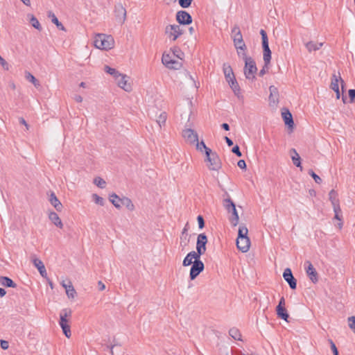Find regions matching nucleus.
<instances>
[{
    "label": "nucleus",
    "mask_w": 355,
    "mask_h": 355,
    "mask_svg": "<svg viewBox=\"0 0 355 355\" xmlns=\"http://www.w3.org/2000/svg\"><path fill=\"white\" fill-rule=\"evenodd\" d=\"M245 62V67L243 69L244 75L246 79L254 80V74L257 71V67L256 66L255 61L252 58L248 57L245 52L242 53L241 56Z\"/></svg>",
    "instance_id": "nucleus-1"
},
{
    "label": "nucleus",
    "mask_w": 355,
    "mask_h": 355,
    "mask_svg": "<svg viewBox=\"0 0 355 355\" xmlns=\"http://www.w3.org/2000/svg\"><path fill=\"white\" fill-rule=\"evenodd\" d=\"M72 316V311L69 308L63 309L60 313L59 324L64 336L69 338L71 336L69 320Z\"/></svg>",
    "instance_id": "nucleus-2"
},
{
    "label": "nucleus",
    "mask_w": 355,
    "mask_h": 355,
    "mask_svg": "<svg viewBox=\"0 0 355 355\" xmlns=\"http://www.w3.org/2000/svg\"><path fill=\"white\" fill-rule=\"evenodd\" d=\"M232 37L235 49H236L237 54L239 57L242 55V53L239 50H243V52L247 51V46L243 41V35L241 34L240 28L238 25H235L232 29Z\"/></svg>",
    "instance_id": "nucleus-3"
},
{
    "label": "nucleus",
    "mask_w": 355,
    "mask_h": 355,
    "mask_svg": "<svg viewBox=\"0 0 355 355\" xmlns=\"http://www.w3.org/2000/svg\"><path fill=\"white\" fill-rule=\"evenodd\" d=\"M114 39L111 35L98 34L94 41V46L99 49H111L114 46Z\"/></svg>",
    "instance_id": "nucleus-4"
},
{
    "label": "nucleus",
    "mask_w": 355,
    "mask_h": 355,
    "mask_svg": "<svg viewBox=\"0 0 355 355\" xmlns=\"http://www.w3.org/2000/svg\"><path fill=\"white\" fill-rule=\"evenodd\" d=\"M206 158L205 162H209L207 165L208 168L210 171H218L222 166V162L218 154L216 152H213L211 150L207 151Z\"/></svg>",
    "instance_id": "nucleus-5"
},
{
    "label": "nucleus",
    "mask_w": 355,
    "mask_h": 355,
    "mask_svg": "<svg viewBox=\"0 0 355 355\" xmlns=\"http://www.w3.org/2000/svg\"><path fill=\"white\" fill-rule=\"evenodd\" d=\"M260 35H261L262 40V48H263V59L266 67L270 64L271 60V51L268 44V38L266 32L261 29L260 31Z\"/></svg>",
    "instance_id": "nucleus-6"
},
{
    "label": "nucleus",
    "mask_w": 355,
    "mask_h": 355,
    "mask_svg": "<svg viewBox=\"0 0 355 355\" xmlns=\"http://www.w3.org/2000/svg\"><path fill=\"white\" fill-rule=\"evenodd\" d=\"M165 34L173 41H175L180 35L183 34V31L180 25H168L165 28Z\"/></svg>",
    "instance_id": "nucleus-7"
},
{
    "label": "nucleus",
    "mask_w": 355,
    "mask_h": 355,
    "mask_svg": "<svg viewBox=\"0 0 355 355\" xmlns=\"http://www.w3.org/2000/svg\"><path fill=\"white\" fill-rule=\"evenodd\" d=\"M205 269V264L200 259L193 261L189 272V278L194 280Z\"/></svg>",
    "instance_id": "nucleus-8"
},
{
    "label": "nucleus",
    "mask_w": 355,
    "mask_h": 355,
    "mask_svg": "<svg viewBox=\"0 0 355 355\" xmlns=\"http://www.w3.org/2000/svg\"><path fill=\"white\" fill-rule=\"evenodd\" d=\"M162 63L168 69H179L182 67V63L178 60L172 58L171 55L166 53H163L162 58Z\"/></svg>",
    "instance_id": "nucleus-9"
},
{
    "label": "nucleus",
    "mask_w": 355,
    "mask_h": 355,
    "mask_svg": "<svg viewBox=\"0 0 355 355\" xmlns=\"http://www.w3.org/2000/svg\"><path fill=\"white\" fill-rule=\"evenodd\" d=\"M207 243V237L205 235V234L202 233L198 234L197 237V242H196V252L198 253L199 255H202L205 254L207 248H206V244Z\"/></svg>",
    "instance_id": "nucleus-10"
},
{
    "label": "nucleus",
    "mask_w": 355,
    "mask_h": 355,
    "mask_svg": "<svg viewBox=\"0 0 355 355\" xmlns=\"http://www.w3.org/2000/svg\"><path fill=\"white\" fill-rule=\"evenodd\" d=\"M304 268L306 275L309 277L310 280L313 284L317 283L318 282V274L310 261H305Z\"/></svg>",
    "instance_id": "nucleus-11"
},
{
    "label": "nucleus",
    "mask_w": 355,
    "mask_h": 355,
    "mask_svg": "<svg viewBox=\"0 0 355 355\" xmlns=\"http://www.w3.org/2000/svg\"><path fill=\"white\" fill-rule=\"evenodd\" d=\"M176 20L182 25H189L192 23L191 15L185 10H180L176 13Z\"/></svg>",
    "instance_id": "nucleus-12"
},
{
    "label": "nucleus",
    "mask_w": 355,
    "mask_h": 355,
    "mask_svg": "<svg viewBox=\"0 0 355 355\" xmlns=\"http://www.w3.org/2000/svg\"><path fill=\"white\" fill-rule=\"evenodd\" d=\"M283 277L284 280L288 284L290 288L293 290L297 288V279L294 277L291 268H287L283 272Z\"/></svg>",
    "instance_id": "nucleus-13"
},
{
    "label": "nucleus",
    "mask_w": 355,
    "mask_h": 355,
    "mask_svg": "<svg viewBox=\"0 0 355 355\" xmlns=\"http://www.w3.org/2000/svg\"><path fill=\"white\" fill-rule=\"evenodd\" d=\"M182 137L186 141L190 144H194L196 141H198V133L191 128H187L182 131Z\"/></svg>",
    "instance_id": "nucleus-14"
},
{
    "label": "nucleus",
    "mask_w": 355,
    "mask_h": 355,
    "mask_svg": "<svg viewBox=\"0 0 355 355\" xmlns=\"http://www.w3.org/2000/svg\"><path fill=\"white\" fill-rule=\"evenodd\" d=\"M188 229L189 225L187 223L183 228L180 238V246L181 247L182 250H184L190 241V236L188 234Z\"/></svg>",
    "instance_id": "nucleus-15"
},
{
    "label": "nucleus",
    "mask_w": 355,
    "mask_h": 355,
    "mask_svg": "<svg viewBox=\"0 0 355 355\" xmlns=\"http://www.w3.org/2000/svg\"><path fill=\"white\" fill-rule=\"evenodd\" d=\"M31 260L34 266L37 268L41 276L44 278H47V272L43 262L35 256H33Z\"/></svg>",
    "instance_id": "nucleus-16"
},
{
    "label": "nucleus",
    "mask_w": 355,
    "mask_h": 355,
    "mask_svg": "<svg viewBox=\"0 0 355 355\" xmlns=\"http://www.w3.org/2000/svg\"><path fill=\"white\" fill-rule=\"evenodd\" d=\"M115 17L120 23H123L126 19V10L121 4L115 6Z\"/></svg>",
    "instance_id": "nucleus-17"
},
{
    "label": "nucleus",
    "mask_w": 355,
    "mask_h": 355,
    "mask_svg": "<svg viewBox=\"0 0 355 355\" xmlns=\"http://www.w3.org/2000/svg\"><path fill=\"white\" fill-rule=\"evenodd\" d=\"M236 246L242 252H246L249 250L250 246V241L249 237L237 239Z\"/></svg>",
    "instance_id": "nucleus-18"
},
{
    "label": "nucleus",
    "mask_w": 355,
    "mask_h": 355,
    "mask_svg": "<svg viewBox=\"0 0 355 355\" xmlns=\"http://www.w3.org/2000/svg\"><path fill=\"white\" fill-rule=\"evenodd\" d=\"M128 76L121 73L118 80H116L118 86L126 92H130L132 89L130 84L128 83Z\"/></svg>",
    "instance_id": "nucleus-19"
},
{
    "label": "nucleus",
    "mask_w": 355,
    "mask_h": 355,
    "mask_svg": "<svg viewBox=\"0 0 355 355\" xmlns=\"http://www.w3.org/2000/svg\"><path fill=\"white\" fill-rule=\"evenodd\" d=\"M339 82H340L341 89L343 92L345 83L340 76H337L336 74L332 75L330 88L332 90H334V92L338 90L339 89L338 83Z\"/></svg>",
    "instance_id": "nucleus-20"
},
{
    "label": "nucleus",
    "mask_w": 355,
    "mask_h": 355,
    "mask_svg": "<svg viewBox=\"0 0 355 355\" xmlns=\"http://www.w3.org/2000/svg\"><path fill=\"white\" fill-rule=\"evenodd\" d=\"M200 259V255L198 254L196 251H191L187 254V255L184 257L182 265L183 266H189L190 265H193V261H196L197 259Z\"/></svg>",
    "instance_id": "nucleus-21"
},
{
    "label": "nucleus",
    "mask_w": 355,
    "mask_h": 355,
    "mask_svg": "<svg viewBox=\"0 0 355 355\" xmlns=\"http://www.w3.org/2000/svg\"><path fill=\"white\" fill-rule=\"evenodd\" d=\"M282 115L285 125L292 130L294 126V121L291 113L288 110H286L285 112H282Z\"/></svg>",
    "instance_id": "nucleus-22"
},
{
    "label": "nucleus",
    "mask_w": 355,
    "mask_h": 355,
    "mask_svg": "<svg viewBox=\"0 0 355 355\" xmlns=\"http://www.w3.org/2000/svg\"><path fill=\"white\" fill-rule=\"evenodd\" d=\"M51 205L54 207V208L58 211H61L62 210L63 206L60 202L59 199L57 198L54 192H51L49 199Z\"/></svg>",
    "instance_id": "nucleus-23"
},
{
    "label": "nucleus",
    "mask_w": 355,
    "mask_h": 355,
    "mask_svg": "<svg viewBox=\"0 0 355 355\" xmlns=\"http://www.w3.org/2000/svg\"><path fill=\"white\" fill-rule=\"evenodd\" d=\"M270 96H269V101L270 103H278L279 100V92L276 87L274 85H271L269 87Z\"/></svg>",
    "instance_id": "nucleus-24"
},
{
    "label": "nucleus",
    "mask_w": 355,
    "mask_h": 355,
    "mask_svg": "<svg viewBox=\"0 0 355 355\" xmlns=\"http://www.w3.org/2000/svg\"><path fill=\"white\" fill-rule=\"evenodd\" d=\"M49 218L56 227L60 229L63 227V223L58 214L55 212L50 211L49 214Z\"/></svg>",
    "instance_id": "nucleus-25"
},
{
    "label": "nucleus",
    "mask_w": 355,
    "mask_h": 355,
    "mask_svg": "<svg viewBox=\"0 0 355 355\" xmlns=\"http://www.w3.org/2000/svg\"><path fill=\"white\" fill-rule=\"evenodd\" d=\"M291 159L293 163L297 167H299L302 171V166L301 165V158L295 148H291L290 150Z\"/></svg>",
    "instance_id": "nucleus-26"
},
{
    "label": "nucleus",
    "mask_w": 355,
    "mask_h": 355,
    "mask_svg": "<svg viewBox=\"0 0 355 355\" xmlns=\"http://www.w3.org/2000/svg\"><path fill=\"white\" fill-rule=\"evenodd\" d=\"M225 195L227 196V198L223 200V205L225 207V209L227 211V212L230 213L232 209L236 207V205L230 198L227 193H226Z\"/></svg>",
    "instance_id": "nucleus-27"
},
{
    "label": "nucleus",
    "mask_w": 355,
    "mask_h": 355,
    "mask_svg": "<svg viewBox=\"0 0 355 355\" xmlns=\"http://www.w3.org/2000/svg\"><path fill=\"white\" fill-rule=\"evenodd\" d=\"M0 284L5 286L9 288H16L17 284L8 277L1 276L0 277Z\"/></svg>",
    "instance_id": "nucleus-28"
},
{
    "label": "nucleus",
    "mask_w": 355,
    "mask_h": 355,
    "mask_svg": "<svg viewBox=\"0 0 355 355\" xmlns=\"http://www.w3.org/2000/svg\"><path fill=\"white\" fill-rule=\"evenodd\" d=\"M231 82L229 83V85L232 89L234 94L237 96H239V94L241 93V88L239 85V83L236 79L235 77H232V79L230 80Z\"/></svg>",
    "instance_id": "nucleus-29"
},
{
    "label": "nucleus",
    "mask_w": 355,
    "mask_h": 355,
    "mask_svg": "<svg viewBox=\"0 0 355 355\" xmlns=\"http://www.w3.org/2000/svg\"><path fill=\"white\" fill-rule=\"evenodd\" d=\"M276 313L279 318L288 321L289 314L285 307H276Z\"/></svg>",
    "instance_id": "nucleus-30"
},
{
    "label": "nucleus",
    "mask_w": 355,
    "mask_h": 355,
    "mask_svg": "<svg viewBox=\"0 0 355 355\" xmlns=\"http://www.w3.org/2000/svg\"><path fill=\"white\" fill-rule=\"evenodd\" d=\"M48 17L51 19V21L57 26L58 29L65 31V28L63 24L59 21L58 19L52 11L48 12Z\"/></svg>",
    "instance_id": "nucleus-31"
},
{
    "label": "nucleus",
    "mask_w": 355,
    "mask_h": 355,
    "mask_svg": "<svg viewBox=\"0 0 355 355\" xmlns=\"http://www.w3.org/2000/svg\"><path fill=\"white\" fill-rule=\"evenodd\" d=\"M338 193L334 189H331L329 193V199L331 202L332 206L340 205V201L338 198Z\"/></svg>",
    "instance_id": "nucleus-32"
},
{
    "label": "nucleus",
    "mask_w": 355,
    "mask_h": 355,
    "mask_svg": "<svg viewBox=\"0 0 355 355\" xmlns=\"http://www.w3.org/2000/svg\"><path fill=\"white\" fill-rule=\"evenodd\" d=\"M230 213L232 214V216L230 217L229 220H230L232 225L235 227L238 225L239 220V216L237 210L236 209V207L232 209Z\"/></svg>",
    "instance_id": "nucleus-33"
},
{
    "label": "nucleus",
    "mask_w": 355,
    "mask_h": 355,
    "mask_svg": "<svg viewBox=\"0 0 355 355\" xmlns=\"http://www.w3.org/2000/svg\"><path fill=\"white\" fill-rule=\"evenodd\" d=\"M119 200H121V204L125 206L128 210L132 211L135 209V206L129 198L123 197L121 198H119Z\"/></svg>",
    "instance_id": "nucleus-34"
},
{
    "label": "nucleus",
    "mask_w": 355,
    "mask_h": 355,
    "mask_svg": "<svg viewBox=\"0 0 355 355\" xmlns=\"http://www.w3.org/2000/svg\"><path fill=\"white\" fill-rule=\"evenodd\" d=\"M26 79L32 83L36 88L40 87V81L35 78V77L28 71L25 72Z\"/></svg>",
    "instance_id": "nucleus-35"
},
{
    "label": "nucleus",
    "mask_w": 355,
    "mask_h": 355,
    "mask_svg": "<svg viewBox=\"0 0 355 355\" xmlns=\"http://www.w3.org/2000/svg\"><path fill=\"white\" fill-rule=\"evenodd\" d=\"M119 198H120L114 193L110 194L109 197L110 201L117 209H119L121 207V200H119Z\"/></svg>",
    "instance_id": "nucleus-36"
},
{
    "label": "nucleus",
    "mask_w": 355,
    "mask_h": 355,
    "mask_svg": "<svg viewBox=\"0 0 355 355\" xmlns=\"http://www.w3.org/2000/svg\"><path fill=\"white\" fill-rule=\"evenodd\" d=\"M104 71L106 73L112 75L114 78L115 80H118V78L121 75V73H119L116 69L112 68L107 65L104 67Z\"/></svg>",
    "instance_id": "nucleus-37"
},
{
    "label": "nucleus",
    "mask_w": 355,
    "mask_h": 355,
    "mask_svg": "<svg viewBox=\"0 0 355 355\" xmlns=\"http://www.w3.org/2000/svg\"><path fill=\"white\" fill-rule=\"evenodd\" d=\"M166 119H167V114H166V112H162L159 115V116L156 119V123L159 125V128H162V126L165 125Z\"/></svg>",
    "instance_id": "nucleus-38"
},
{
    "label": "nucleus",
    "mask_w": 355,
    "mask_h": 355,
    "mask_svg": "<svg viewBox=\"0 0 355 355\" xmlns=\"http://www.w3.org/2000/svg\"><path fill=\"white\" fill-rule=\"evenodd\" d=\"M229 334L234 340H241V334L237 328H231L229 331Z\"/></svg>",
    "instance_id": "nucleus-39"
},
{
    "label": "nucleus",
    "mask_w": 355,
    "mask_h": 355,
    "mask_svg": "<svg viewBox=\"0 0 355 355\" xmlns=\"http://www.w3.org/2000/svg\"><path fill=\"white\" fill-rule=\"evenodd\" d=\"M248 230L245 225H240L238 231L237 239H242L248 236Z\"/></svg>",
    "instance_id": "nucleus-40"
},
{
    "label": "nucleus",
    "mask_w": 355,
    "mask_h": 355,
    "mask_svg": "<svg viewBox=\"0 0 355 355\" xmlns=\"http://www.w3.org/2000/svg\"><path fill=\"white\" fill-rule=\"evenodd\" d=\"M29 16L31 17H30V23H31V26H33L37 30L41 31L42 26H41L39 21L37 20V19L33 15H31Z\"/></svg>",
    "instance_id": "nucleus-41"
},
{
    "label": "nucleus",
    "mask_w": 355,
    "mask_h": 355,
    "mask_svg": "<svg viewBox=\"0 0 355 355\" xmlns=\"http://www.w3.org/2000/svg\"><path fill=\"white\" fill-rule=\"evenodd\" d=\"M334 211L335 213L334 218L341 221L343 220V215H342V211L340 207V205L336 206H333Z\"/></svg>",
    "instance_id": "nucleus-42"
},
{
    "label": "nucleus",
    "mask_w": 355,
    "mask_h": 355,
    "mask_svg": "<svg viewBox=\"0 0 355 355\" xmlns=\"http://www.w3.org/2000/svg\"><path fill=\"white\" fill-rule=\"evenodd\" d=\"M66 293L69 298H74L76 292L70 281H69L68 288L66 289Z\"/></svg>",
    "instance_id": "nucleus-43"
},
{
    "label": "nucleus",
    "mask_w": 355,
    "mask_h": 355,
    "mask_svg": "<svg viewBox=\"0 0 355 355\" xmlns=\"http://www.w3.org/2000/svg\"><path fill=\"white\" fill-rule=\"evenodd\" d=\"M195 144L196 145V149L200 152H202L204 150L205 155H207V151L211 150L209 148L207 147L206 144L203 141H201L200 142L198 141H196Z\"/></svg>",
    "instance_id": "nucleus-44"
},
{
    "label": "nucleus",
    "mask_w": 355,
    "mask_h": 355,
    "mask_svg": "<svg viewBox=\"0 0 355 355\" xmlns=\"http://www.w3.org/2000/svg\"><path fill=\"white\" fill-rule=\"evenodd\" d=\"M94 183L99 188L103 189L106 185V182L100 177H96L94 180Z\"/></svg>",
    "instance_id": "nucleus-45"
},
{
    "label": "nucleus",
    "mask_w": 355,
    "mask_h": 355,
    "mask_svg": "<svg viewBox=\"0 0 355 355\" xmlns=\"http://www.w3.org/2000/svg\"><path fill=\"white\" fill-rule=\"evenodd\" d=\"M92 199L96 204L99 205L101 206L104 205V202H105L104 199L102 197H100L99 196H98L97 194L94 193L92 195Z\"/></svg>",
    "instance_id": "nucleus-46"
},
{
    "label": "nucleus",
    "mask_w": 355,
    "mask_h": 355,
    "mask_svg": "<svg viewBox=\"0 0 355 355\" xmlns=\"http://www.w3.org/2000/svg\"><path fill=\"white\" fill-rule=\"evenodd\" d=\"M306 48L307 49V50L309 51V52H311L313 51H318V46L316 45V43L311 41V42H307L306 44Z\"/></svg>",
    "instance_id": "nucleus-47"
},
{
    "label": "nucleus",
    "mask_w": 355,
    "mask_h": 355,
    "mask_svg": "<svg viewBox=\"0 0 355 355\" xmlns=\"http://www.w3.org/2000/svg\"><path fill=\"white\" fill-rule=\"evenodd\" d=\"M193 0H178L179 5L182 8H187L191 6Z\"/></svg>",
    "instance_id": "nucleus-48"
},
{
    "label": "nucleus",
    "mask_w": 355,
    "mask_h": 355,
    "mask_svg": "<svg viewBox=\"0 0 355 355\" xmlns=\"http://www.w3.org/2000/svg\"><path fill=\"white\" fill-rule=\"evenodd\" d=\"M223 73L224 75H233L234 72L231 66L228 64L225 63L223 64Z\"/></svg>",
    "instance_id": "nucleus-49"
},
{
    "label": "nucleus",
    "mask_w": 355,
    "mask_h": 355,
    "mask_svg": "<svg viewBox=\"0 0 355 355\" xmlns=\"http://www.w3.org/2000/svg\"><path fill=\"white\" fill-rule=\"evenodd\" d=\"M309 175H311L313 180H315V182L318 184H320L322 183V179L317 175L314 173V171L313 170H309V172H308Z\"/></svg>",
    "instance_id": "nucleus-50"
},
{
    "label": "nucleus",
    "mask_w": 355,
    "mask_h": 355,
    "mask_svg": "<svg viewBox=\"0 0 355 355\" xmlns=\"http://www.w3.org/2000/svg\"><path fill=\"white\" fill-rule=\"evenodd\" d=\"M328 341L330 344V347H331V349L332 350L334 355H339L338 350L335 343H334V341L331 339H329Z\"/></svg>",
    "instance_id": "nucleus-51"
},
{
    "label": "nucleus",
    "mask_w": 355,
    "mask_h": 355,
    "mask_svg": "<svg viewBox=\"0 0 355 355\" xmlns=\"http://www.w3.org/2000/svg\"><path fill=\"white\" fill-rule=\"evenodd\" d=\"M349 320V327L352 329L355 333V316H351L348 318Z\"/></svg>",
    "instance_id": "nucleus-52"
},
{
    "label": "nucleus",
    "mask_w": 355,
    "mask_h": 355,
    "mask_svg": "<svg viewBox=\"0 0 355 355\" xmlns=\"http://www.w3.org/2000/svg\"><path fill=\"white\" fill-rule=\"evenodd\" d=\"M350 103H355V89H351L348 91Z\"/></svg>",
    "instance_id": "nucleus-53"
},
{
    "label": "nucleus",
    "mask_w": 355,
    "mask_h": 355,
    "mask_svg": "<svg viewBox=\"0 0 355 355\" xmlns=\"http://www.w3.org/2000/svg\"><path fill=\"white\" fill-rule=\"evenodd\" d=\"M198 227L200 229H202L205 227V220L202 216L198 215L197 217Z\"/></svg>",
    "instance_id": "nucleus-54"
},
{
    "label": "nucleus",
    "mask_w": 355,
    "mask_h": 355,
    "mask_svg": "<svg viewBox=\"0 0 355 355\" xmlns=\"http://www.w3.org/2000/svg\"><path fill=\"white\" fill-rule=\"evenodd\" d=\"M232 152L239 157L242 156V153H241V152L240 150V148L238 145H236L232 148Z\"/></svg>",
    "instance_id": "nucleus-55"
},
{
    "label": "nucleus",
    "mask_w": 355,
    "mask_h": 355,
    "mask_svg": "<svg viewBox=\"0 0 355 355\" xmlns=\"http://www.w3.org/2000/svg\"><path fill=\"white\" fill-rule=\"evenodd\" d=\"M237 165L241 169H246V167H247L246 163H245V160H243V159H240L238 162Z\"/></svg>",
    "instance_id": "nucleus-56"
},
{
    "label": "nucleus",
    "mask_w": 355,
    "mask_h": 355,
    "mask_svg": "<svg viewBox=\"0 0 355 355\" xmlns=\"http://www.w3.org/2000/svg\"><path fill=\"white\" fill-rule=\"evenodd\" d=\"M0 344H1V347L3 349H7L9 347V343L6 340H0Z\"/></svg>",
    "instance_id": "nucleus-57"
},
{
    "label": "nucleus",
    "mask_w": 355,
    "mask_h": 355,
    "mask_svg": "<svg viewBox=\"0 0 355 355\" xmlns=\"http://www.w3.org/2000/svg\"><path fill=\"white\" fill-rule=\"evenodd\" d=\"M268 65L267 67H266V65L264 64L263 68L259 71V76L261 77L263 76L266 74V71H268Z\"/></svg>",
    "instance_id": "nucleus-58"
},
{
    "label": "nucleus",
    "mask_w": 355,
    "mask_h": 355,
    "mask_svg": "<svg viewBox=\"0 0 355 355\" xmlns=\"http://www.w3.org/2000/svg\"><path fill=\"white\" fill-rule=\"evenodd\" d=\"M173 55L175 56H176L177 58H180L182 59L181 58V55H183V53L179 49H175L174 51H173Z\"/></svg>",
    "instance_id": "nucleus-59"
},
{
    "label": "nucleus",
    "mask_w": 355,
    "mask_h": 355,
    "mask_svg": "<svg viewBox=\"0 0 355 355\" xmlns=\"http://www.w3.org/2000/svg\"><path fill=\"white\" fill-rule=\"evenodd\" d=\"M19 122L20 124L25 125L26 129L28 130L29 125L26 123V120L23 117H20L19 119Z\"/></svg>",
    "instance_id": "nucleus-60"
},
{
    "label": "nucleus",
    "mask_w": 355,
    "mask_h": 355,
    "mask_svg": "<svg viewBox=\"0 0 355 355\" xmlns=\"http://www.w3.org/2000/svg\"><path fill=\"white\" fill-rule=\"evenodd\" d=\"M285 299L284 297H282L279 301V304L276 307H285Z\"/></svg>",
    "instance_id": "nucleus-61"
},
{
    "label": "nucleus",
    "mask_w": 355,
    "mask_h": 355,
    "mask_svg": "<svg viewBox=\"0 0 355 355\" xmlns=\"http://www.w3.org/2000/svg\"><path fill=\"white\" fill-rule=\"evenodd\" d=\"M98 290L101 291H103L105 288V286L104 283H103L101 281H99L98 282Z\"/></svg>",
    "instance_id": "nucleus-62"
},
{
    "label": "nucleus",
    "mask_w": 355,
    "mask_h": 355,
    "mask_svg": "<svg viewBox=\"0 0 355 355\" xmlns=\"http://www.w3.org/2000/svg\"><path fill=\"white\" fill-rule=\"evenodd\" d=\"M225 140L228 146H233L234 143L232 141V140L231 139H230L229 137H225Z\"/></svg>",
    "instance_id": "nucleus-63"
},
{
    "label": "nucleus",
    "mask_w": 355,
    "mask_h": 355,
    "mask_svg": "<svg viewBox=\"0 0 355 355\" xmlns=\"http://www.w3.org/2000/svg\"><path fill=\"white\" fill-rule=\"evenodd\" d=\"M221 128L226 131L230 130V125L227 123H223V124H221Z\"/></svg>",
    "instance_id": "nucleus-64"
}]
</instances>
